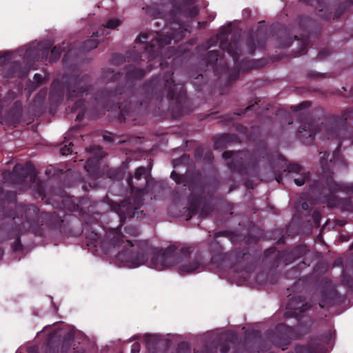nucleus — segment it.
Here are the masks:
<instances>
[{
    "label": "nucleus",
    "instance_id": "b1692460",
    "mask_svg": "<svg viewBox=\"0 0 353 353\" xmlns=\"http://www.w3.org/2000/svg\"><path fill=\"white\" fill-rule=\"evenodd\" d=\"M27 72V71L26 72H21V70H19L18 69V68L17 69H14L13 71L12 72V75H16L19 77H22Z\"/></svg>",
    "mask_w": 353,
    "mask_h": 353
},
{
    "label": "nucleus",
    "instance_id": "f8f14e48",
    "mask_svg": "<svg viewBox=\"0 0 353 353\" xmlns=\"http://www.w3.org/2000/svg\"><path fill=\"white\" fill-rule=\"evenodd\" d=\"M329 188L332 192H338L339 190L345 191L347 193L353 192V183H336V182L331 181L329 184Z\"/></svg>",
    "mask_w": 353,
    "mask_h": 353
},
{
    "label": "nucleus",
    "instance_id": "5701e85b",
    "mask_svg": "<svg viewBox=\"0 0 353 353\" xmlns=\"http://www.w3.org/2000/svg\"><path fill=\"white\" fill-rule=\"evenodd\" d=\"M280 329L283 330L288 336H291L293 332V329L292 327H288L285 325H281Z\"/></svg>",
    "mask_w": 353,
    "mask_h": 353
},
{
    "label": "nucleus",
    "instance_id": "393cba45",
    "mask_svg": "<svg viewBox=\"0 0 353 353\" xmlns=\"http://www.w3.org/2000/svg\"><path fill=\"white\" fill-rule=\"evenodd\" d=\"M140 351V345L139 343H134L132 346L131 352L132 353H139Z\"/></svg>",
    "mask_w": 353,
    "mask_h": 353
},
{
    "label": "nucleus",
    "instance_id": "20e7f679",
    "mask_svg": "<svg viewBox=\"0 0 353 353\" xmlns=\"http://www.w3.org/2000/svg\"><path fill=\"white\" fill-rule=\"evenodd\" d=\"M88 94L89 90L85 79H81L69 86L68 97L69 100L76 101L74 109L78 108L79 103L82 101L83 97Z\"/></svg>",
    "mask_w": 353,
    "mask_h": 353
},
{
    "label": "nucleus",
    "instance_id": "6e6552de",
    "mask_svg": "<svg viewBox=\"0 0 353 353\" xmlns=\"http://www.w3.org/2000/svg\"><path fill=\"white\" fill-rule=\"evenodd\" d=\"M299 133L303 141L309 143L312 141V137L316 133V128L310 121H307L299 130Z\"/></svg>",
    "mask_w": 353,
    "mask_h": 353
},
{
    "label": "nucleus",
    "instance_id": "58836bf2",
    "mask_svg": "<svg viewBox=\"0 0 353 353\" xmlns=\"http://www.w3.org/2000/svg\"><path fill=\"white\" fill-rule=\"evenodd\" d=\"M79 353H84L83 352H79Z\"/></svg>",
    "mask_w": 353,
    "mask_h": 353
},
{
    "label": "nucleus",
    "instance_id": "aec40b11",
    "mask_svg": "<svg viewBox=\"0 0 353 353\" xmlns=\"http://www.w3.org/2000/svg\"><path fill=\"white\" fill-rule=\"evenodd\" d=\"M72 144L70 142L69 145H65L61 148V152L63 155H68L72 152Z\"/></svg>",
    "mask_w": 353,
    "mask_h": 353
},
{
    "label": "nucleus",
    "instance_id": "412c9836",
    "mask_svg": "<svg viewBox=\"0 0 353 353\" xmlns=\"http://www.w3.org/2000/svg\"><path fill=\"white\" fill-rule=\"evenodd\" d=\"M170 176H171L172 179H173V180H174V181L177 184H180L181 183H183V181H184V177L183 176L179 175L174 171H173L171 173Z\"/></svg>",
    "mask_w": 353,
    "mask_h": 353
},
{
    "label": "nucleus",
    "instance_id": "c85d7f7f",
    "mask_svg": "<svg viewBox=\"0 0 353 353\" xmlns=\"http://www.w3.org/2000/svg\"><path fill=\"white\" fill-rule=\"evenodd\" d=\"M337 203H338V201H337V200H336V199H333V200H332V199H330V200H328V201H327V205H328L329 206H330V207L335 206V205H337Z\"/></svg>",
    "mask_w": 353,
    "mask_h": 353
},
{
    "label": "nucleus",
    "instance_id": "c756f323",
    "mask_svg": "<svg viewBox=\"0 0 353 353\" xmlns=\"http://www.w3.org/2000/svg\"><path fill=\"white\" fill-rule=\"evenodd\" d=\"M41 79H42V76L41 74H34V80L37 83H39L40 81H41Z\"/></svg>",
    "mask_w": 353,
    "mask_h": 353
},
{
    "label": "nucleus",
    "instance_id": "9d476101",
    "mask_svg": "<svg viewBox=\"0 0 353 353\" xmlns=\"http://www.w3.org/2000/svg\"><path fill=\"white\" fill-rule=\"evenodd\" d=\"M243 153L241 152H232L227 151L223 154V157L227 161V163L230 167H236V161L242 159Z\"/></svg>",
    "mask_w": 353,
    "mask_h": 353
},
{
    "label": "nucleus",
    "instance_id": "6ab92c4d",
    "mask_svg": "<svg viewBox=\"0 0 353 353\" xmlns=\"http://www.w3.org/2000/svg\"><path fill=\"white\" fill-rule=\"evenodd\" d=\"M220 47L223 49V50H227V52L234 58V59H235V57H236V52H234L233 50H232V43H230L229 46L228 47H225V44L222 42H221L220 43Z\"/></svg>",
    "mask_w": 353,
    "mask_h": 353
},
{
    "label": "nucleus",
    "instance_id": "0eeeda50",
    "mask_svg": "<svg viewBox=\"0 0 353 353\" xmlns=\"http://www.w3.org/2000/svg\"><path fill=\"white\" fill-rule=\"evenodd\" d=\"M310 307V305L305 303V300L301 297L293 299L287 306V309L291 310V315L297 317L301 312Z\"/></svg>",
    "mask_w": 353,
    "mask_h": 353
},
{
    "label": "nucleus",
    "instance_id": "2f4dec72",
    "mask_svg": "<svg viewBox=\"0 0 353 353\" xmlns=\"http://www.w3.org/2000/svg\"><path fill=\"white\" fill-rule=\"evenodd\" d=\"M301 208L304 210H307L308 209V205L306 202L302 203Z\"/></svg>",
    "mask_w": 353,
    "mask_h": 353
},
{
    "label": "nucleus",
    "instance_id": "ddd939ff",
    "mask_svg": "<svg viewBox=\"0 0 353 353\" xmlns=\"http://www.w3.org/2000/svg\"><path fill=\"white\" fill-rule=\"evenodd\" d=\"M133 179H135L137 180H141L143 179L145 181L146 179V171L145 169L143 167H140L137 169L135 174L134 176H130L129 179L128 183L132 187L134 188V183H133Z\"/></svg>",
    "mask_w": 353,
    "mask_h": 353
},
{
    "label": "nucleus",
    "instance_id": "dca6fc26",
    "mask_svg": "<svg viewBox=\"0 0 353 353\" xmlns=\"http://www.w3.org/2000/svg\"><path fill=\"white\" fill-rule=\"evenodd\" d=\"M61 55V51L59 48H57V47H54L51 50V54L50 57V61L51 62L56 61Z\"/></svg>",
    "mask_w": 353,
    "mask_h": 353
},
{
    "label": "nucleus",
    "instance_id": "72a5a7b5",
    "mask_svg": "<svg viewBox=\"0 0 353 353\" xmlns=\"http://www.w3.org/2000/svg\"><path fill=\"white\" fill-rule=\"evenodd\" d=\"M198 12V10L196 8H193V10L192 12V13L190 14L191 16H194V15H196Z\"/></svg>",
    "mask_w": 353,
    "mask_h": 353
},
{
    "label": "nucleus",
    "instance_id": "39448f33",
    "mask_svg": "<svg viewBox=\"0 0 353 353\" xmlns=\"http://www.w3.org/2000/svg\"><path fill=\"white\" fill-rule=\"evenodd\" d=\"M141 205V201L139 199H128L123 201L121 204L114 207V210L120 217L121 222L127 216L133 217L135 215L134 210H137Z\"/></svg>",
    "mask_w": 353,
    "mask_h": 353
},
{
    "label": "nucleus",
    "instance_id": "e433bc0d",
    "mask_svg": "<svg viewBox=\"0 0 353 353\" xmlns=\"http://www.w3.org/2000/svg\"><path fill=\"white\" fill-rule=\"evenodd\" d=\"M158 43H159V45H161H161L163 44V41L159 40V41H158Z\"/></svg>",
    "mask_w": 353,
    "mask_h": 353
},
{
    "label": "nucleus",
    "instance_id": "473e14b6",
    "mask_svg": "<svg viewBox=\"0 0 353 353\" xmlns=\"http://www.w3.org/2000/svg\"><path fill=\"white\" fill-rule=\"evenodd\" d=\"M228 350V347H225V346H223L221 347V348L220 349V351L222 352V353H226Z\"/></svg>",
    "mask_w": 353,
    "mask_h": 353
},
{
    "label": "nucleus",
    "instance_id": "a878e982",
    "mask_svg": "<svg viewBox=\"0 0 353 353\" xmlns=\"http://www.w3.org/2000/svg\"><path fill=\"white\" fill-rule=\"evenodd\" d=\"M134 74L129 73L128 74L129 77H132V76H134L135 77L139 78L143 76V72L141 70H136L134 71Z\"/></svg>",
    "mask_w": 353,
    "mask_h": 353
},
{
    "label": "nucleus",
    "instance_id": "7c9ffc66",
    "mask_svg": "<svg viewBox=\"0 0 353 353\" xmlns=\"http://www.w3.org/2000/svg\"><path fill=\"white\" fill-rule=\"evenodd\" d=\"M329 156V154H327V152L324 153L323 157H321L320 159V161H321V163L323 165V161L325 160V158H327V157Z\"/></svg>",
    "mask_w": 353,
    "mask_h": 353
},
{
    "label": "nucleus",
    "instance_id": "f03ea898",
    "mask_svg": "<svg viewBox=\"0 0 353 353\" xmlns=\"http://www.w3.org/2000/svg\"><path fill=\"white\" fill-rule=\"evenodd\" d=\"M51 47L52 43L48 40L40 43L32 42L28 46L22 47L16 51L6 52L0 54V65H3L9 60L20 56L23 57V61L30 68L32 61H42L47 58Z\"/></svg>",
    "mask_w": 353,
    "mask_h": 353
},
{
    "label": "nucleus",
    "instance_id": "f704fd0d",
    "mask_svg": "<svg viewBox=\"0 0 353 353\" xmlns=\"http://www.w3.org/2000/svg\"><path fill=\"white\" fill-rule=\"evenodd\" d=\"M20 166L19 165H16L14 168V172H17L19 169Z\"/></svg>",
    "mask_w": 353,
    "mask_h": 353
},
{
    "label": "nucleus",
    "instance_id": "c9c22d12",
    "mask_svg": "<svg viewBox=\"0 0 353 353\" xmlns=\"http://www.w3.org/2000/svg\"><path fill=\"white\" fill-rule=\"evenodd\" d=\"M276 345L279 347H281L282 348V350H285V347H283L281 345H280L279 343H276Z\"/></svg>",
    "mask_w": 353,
    "mask_h": 353
},
{
    "label": "nucleus",
    "instance_id": "bb28decb",
    "mask_svg": "<svg viewBox=\"0 0 353 353\" xmlns=\"http://www.w3.org/2000/svg\"><path fill=\"white\" fill-rule=\"evenodd\" d=\"M309 105H310L309 102H304V103H301L299 106L294 108V111L297 112V111L300 110L302 108H307Z\"/></svg>",
    "mask_w": 353,
    "mask_h": 353
},
{
    "label": "nucleus",
    "instance_id": "a211bd4d",
    "mask_svg": "<svg viewBox=\"0 0 353 353\" xmlns=\"http://www.w3.org/2000/svg\"><path fill=\"white\" fill-rule=\"evenodd\" d=\"M221 339H227L230 343H233L236 339V335L232 332H226L221 335Z\"/></svg>",
    "mask_w": 353,
    "mask_h": 353
},
{
    "label": "nucleus",
    "instance_id": "423d86ee",
    "mask_svg": "<svg viewBox=\"0 0 353 353\" xmlns=\"http://www.w3.org/2000/svg\"><path fill=\"white\" fill-rule=\"evenodd\" d=\"M311 4L315 6L321 17L325 19H335L340 15V12H332L333 8L327 4V0H312Z\"/></svg>",
    "mask_w": 353,
    "mask_h": 353
},
{
    "label": "nucleus",
    "instance_id": "9b49d317",
    "mask_svg": "<svg viewBox=\"0 0 353 353\" xmlns=\"http://www.w3.org/2000/svg\"><path fill=\"white\" fill-rule=\"evenodd\" d=\"M121 24V20L117 18H112L108 20L106 23L103 26L99 31L93 33L94 35H105L107 33L105 32V30H114Z\"/></svg>",
    "mask_w": 353,
    "mask_h": 353
},
{
    "label": "nucleus",
    "instance_id": "f3484780",
    "mask_svg": "<svg viewBox=\"0 0 353 353\" xmlns=\"http://www.w3.org/2000/svg\"><path fill=\"white\" fill-rule=\"evenodd\" d=\"M98 43H99V42L97 39H92L85 43L84 48L86 50H90L92 49L95 48L97 46Z\"/></svg>",
    "mask_w": 353,
    "mask_h": 353
},
{
    "label": "nucleus",
    "instance_id": "2eb2a0df",
    "mask_svg": "<svg viewBox=\"0 0 353 353\" xmlns=\"http://www.w3.org/2000/svg\"><path fill=\"white\" fill-rule=\"evenodd\" d=\"M97 166V161L95 159H90L87 161L85 168L89 172L92 174Z\"/></svg>",
    "mask_w": 353,
    "mask_h": 353
},
{
    "label": "nucleus",
    "instance_id": "f257e3e1",
    "mask_svg": "<svg viewBox=\"0 0 353 353\" xmlns=\"http://www.w3.org/2000/svg\"><path fill=\"white\" fill-rule=\"evenodd\" d=\"M124 232L123 234L117 229H112L100 243V248L106 254L114 250L119 251L114 259L115 265L130 269L146 265L157 271L173 268L176 252L174 246L150 248L145 242L136 239L137 228H125Z\"/></svg>",
    "mask_w": 353,
    "mask_h": 353
},
{
    "label": "nucleus",
    "instance_id": "1a4fd4ad",
    "mask_svg": "<svg viewBox=\"0 0 353 353\" xmlns=\"http://www.w3.org/2000/svg\"><path fill=\"white\" fill-rule=\"evenodd\" d=\"M289 173H300L299 177L294 178V183L298 186L303 185L306 179H308V175L306 172L302 170V168L296 163H292L288 167Z\"/></svg>",
    "mask_w": 353,
    "mask_h": 353
},
{
    "label": "nucleus",
    "instance_id": "4468645a",
    "mask_svg": "<svg viewBox=\"0 0 353 353\" xmlns=\"http://www.w3.org/2000/svg\"><path fill=\"white\" fill-rule=\"evenodd\" d=\"M133 179H135L137 180H141L143 179L145 181L146 179V171L145 169L143 167H140L137 169L135 174L134 176H130L129 179L128 183L132 187L134 188V183H133Z\"/></svg>",
    "mask_w": 353,
    "mask_h": 353
},
{
    "label": "nucleus",
    "instance_id": "4be33fe9",
    "mask_svg": "<svg viewBox=\"0 0 353 353\" xmlns=\"http://www.w3.org/2000/svg\"><path fill=\"white\" fill-rule=\"evenodd\" d=\"M180 1L179 10H183L186 6L191 5L193 3L194 0H178Z\"/></svg>",
    "mask_w": 353,
    "mask_h": 353
},
{
    "label": "nucleus",
    "instance_id": "cd10ccee",
    "mask_svg": "<svg viewBox=\"0 0 353 353\" xmlns=\"http://www.w3.org/2000/svg\"><path fill=\"white\" fill-rule=\"evenodd\" d=\"M166 83H167L166 86H168L169 88V92L171 95V97L173 98L172 92H174V90L171 87L172 81H170V80L167 79Z\"/></svg>",
    "mask_w": 353,
    "mask_h": 353
},
{
    "label": "nucleus",
    "instance_id": "7ed1b4c3",
    "mask_svg": "<svg viewBox=\"0 0 353 353\" xmlns=\"http://www.w3.org/2000/svg\"><path fill=\"white\" fill-rule=\"evenodd\" d=\"M173 268L180 274H191L203 270V261L200 256L191 254L188 248L176 250Z\"/></svg>",
    "mask_w": 353,
    "mask_h": 353
},
{
    "label": "nucleus",
    "instance_id": "4c0bfd02",
    "mask_svg": "<svg viewBox=\"0 0 353 353\" xmlns=\"http://www.w3.org/2000/svg\"><path fill=\"white\" fill-rule=\"evenodd\" d=\"M276 181H277L279 183H281V179H280V177H277V178H276Z\"/></svg>",
    "mask_w": 353,
    "mask_h": 353
}]
</instances>
